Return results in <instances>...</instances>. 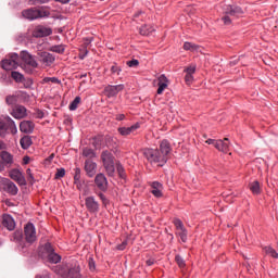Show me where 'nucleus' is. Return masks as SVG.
<instances>
[{"instance_id": "obj_46", "label": "nucleus", "mask_w": 278, "mask_h": 278, "mask_svg": "<svg viewBox=\"0 0 278 278\" xmlns=\"http://www.w3.org/2000/svg\"><path fill=\"white\" fill-rule=\"evenodd\" d=\"M126 64L130 68H136V66H138V64H140V62L136 59H132L131 61H127Z\"/></svg>"}, {"instance_id": "obj_4", "label": "nucleus", "mask_w": 278, "mask_h": 278, "mask_svg": "<svg viewBox=\"0 0 278 278\" xmlns=\"http://www.w3.org/2000/svg\"><path fill=\"white\" fill-rule=\"evenodd\" d=\"M50 12L47 9H27L22 12V15L24 18H27L28 21H36V18H47V16H50Z\"/></svg>"}, {"instance_id": "obj_1", "label": "nucleus", "mask_w": 278, "mask_h": 278, "mask_svg": "<svg viewBox=\"0 0 278 278\" xmlns=\"http://www.w3.org/2000/svg\"><path fill=\"white\" fill-rule=\"evenodd\" d=\"M170 143L168 140H163L160 143V149L144 148L142 150L143 156L150 162V164H157V166H164L168 162V153H170Z\"/></svg>"}, {"instance_id": "obj_21", "label": "nucleus", "mask_w": 278, "mask_h": 278, "mask_svg": "<svg viewBox=\"0 0 278 278\" xmlns=\"http://www.w3.org/2000/svg\"><path fill=\"white\" fill-rule=\"evenodd\" d=\"M12 116L17 119L25 118V116H27V109L23 105H15L12 111Z\"/></svg>"}, {"instance_id": "obj_59", "label": "nucleus", "mask_w": 278, "mask_h": 278, "mask_svg": "<svg viewBox=\"0 0 278 278\" xmlns=\"http://www.w3.org/2000/svg\"><path fill=\"white\" fill-rule=\"evenodd\" d=\"M116 121H125V114L116 115Z\"/></svg>"}, {"instance_id": "obj_16", "label": "nucleus", "mask_w": 278, "mask_h": 278, "mask_svg": "<svg viewBox=\"0 0 278 278\" xmlns=\"http://www.w3.org/2000/svg\"><path fill=\"white\" fill-rule=\"evenodd\" d=\"M51 28L45 26H37L33 31L35 38H45V36H51Z\"/></svg>"}, {"instance_id": "obj_15", "label": "nucleus", "mask_w": 278, "mask_h": 278, "mask_svg": "<svg viewBox=\"0 0 278 278\" xmlns=\"http://www.w3.org/2000/svg\"><path fill=\"white\" fill-rule=\"evenodd\" d=\"M163 190L164 185H162V182L154 181L151 184V193L156 199H162V197H164Z\"/></svg>"}, {"instance_id": "obj_30", "label": "nucleus", "mask_w": 278, "mask_h": 278, "mask_svg": "<svg viewBox=\"0 0 278 278\" xmlns=\"http://www.w3.org/2000/svg\"><path fill=\"white\" fill-rule=\"evenodd\" d=\"M81 103V98L80 97H76L73 102L70 104L68 109L71 110V112H75V110H77V108H79V104Z\"/></svg>"}, {"instance_id": "obj_11", "label": "nucleus", "mask_w": 278, "mask_h": 278, "mask_svg": "<svg viewBox=\"0 0 278 278\" xmlns=\"http://www.w3.org/2000/svg\"><path fill=\"white\" fill-rule=\"evenodd\" d=\"M21 60L27 64V66H31V68H38V61L34 59L31 54L27 51L21 52Z\"/></svg>"}, {"instance_id": "obj_6", "label": "nucleus", "mask_w": 278, "mask_h": 278, "mask_svg": "<svg viewBox=\"0 0 278 278\" xmlns=\"http://www.w3.org/2000/svg\"><path fill=\"white\" fill-rule=\"evenodd\" d=\"M18 54L13 53L9 59L2 61L1 66L4 71H14L15 68H18Z\"/></svg>"}, {"instance_id": "obj_49", "label": "nucleus", "mask_w": 278, "mask_h": 278, "mask_svg": "<svg viewBox=\"0 0 278 278\" xmlns=\"http://www.w3.org/2000/svg\"><path fill=\"white\" fill-rule=\"evenodd\" d=\"M52 51H54V53H64V46H55L52 48Z\"/></svg>"}, {"instance_id": "obj_33", "label": "nucleus", "mask_w": 278, "mask_h": 278, "mask_svg": "<svg viewBox=\"0 0 278 278\" xmlns=\"http://www.w3.org/2000/svg\"><path fill=\"white\" fill-rule=\"evenodd\" d=\"M11 77L12 79H14V81H16L17 84H21L25 77L23 76V74L18 73V72H12L11 73Z\"/></svg>"}, {"instance_id": "obj_17", "label": "nucleus", "mask_w": 278, "mask_h": 278, "mask_svg": "<svg viewBox=\"0 0 278 278\" xmlns=\"http://www.w3.org/2000/svg\"><path fill=\"white\" fill-rule=\"evenodd\" d=\"M85 172L89 177H94L97 175V163L92 160L85 161Z\"/></svg>"}, {"instance_id": "obj_50", "label": "nucleus", "mask_w": 278, "mask_h": 278, "mask_svg": "<svg viewBox=\"0 0 278 278\" xmlns=\"http://www.w3.org/2000/svg\"><path fill=\"white\" fill-rule=\"evenodd\" d=\"M117 173H118L119 177H124L125 168H123V165H121V164L117 165Z\"/></svg>"}, {"instance_id": "obj_8", "label": "nucleus", "mask_w": 278, "mask_h": 278, "mask_svg": "<svg viewBox=\"0 0 278 278\" xmlns=\"http://www.w3.org/2000/svg\"><path fill=\"white\" fill-rule=\"evenodd\" d=\"M37 59L43 66H51L55 62V56L47 51H38Z\"/></svg>"}, {"instance_id": "obj_63", "label": "nucleus", "mask_w": 278, "mask_h": 278, "mask_svg": "<svg viewBox=\"0 0 278 278\" xmlns=\"http://www.w3.org/2000/svg\"><path fill=\"white\" fill-rule=\"evenodd\" d=\"M23 162H24V164H29V156H24Z\"/></svg>"}, {"instance_id": "obj_52", "label": "nucleus", "mask_w": 278, "mask_h": 278, "mask_svg": "<svg viewBox=\"0 0 278 278\" xmlns=\"http://www.w3.org/2000/svg\"><path fill=\"white\" fill-rule=\"evenodd\" d=\"M49 0H29L30 5H37V3H47Z\"/></svg>"}, {"instance_id": "obj_32", "label": "nucleus", "mask_w": 278, "mask_h": 278, "mask_svg": "<svg viewBox=\"0 0 278 278\" xmlns=\"http://www.w3.org/2000/svg\"><path fill=\"white\" fill-rule=\"evenodd\" d=\"M83 155H84V157H88L87 160H92V157L96 156L94 150H92L90 148H85L83 150Z\"/></svg>"}, {"instance_id": "obj_28", "label": "nucleus", "mask_w": 278, "mask_h": 278, "mask_svg": "<svg viewBox=\"0 0 278 278\" xmlns=\"http://www.w3.org/2000/svg\"><path fill=\"white\" fill-rule=\"evenodd\" d=\"M153 31H155V29L149 25L141 26L139 29L141 36H149V34H153Z\"/></svg>"}, {"instance_id": "obj_31", "label": "nucleus", "mask_w": 278, "mask_h": 278, "mask_svg": "<svg viewBox=\"0 0 278 278\" xmlns=\"http://www.w3.org/2000/svg\"><path fill=\"white\" fill-rule=\"evenodd\" d=\"M176 233L179 236L181 242H188V230L186 228L177 230Z\"/></svg>"}, {"instance_id": "obj_48", "label": "nucleus", "mask_w": 278, "mask_h": 278, "mask_svg": "<svg viewBox=\"0 0 278 278\" xmlns=\"http://www.w3.org/2000/svg\"><path fill=\"white\" fill-rule=\"evenodd\" d=\"M99 199L102 201L103 205H106L108 203H110V201L108 200V198H105V194L99 192L98 193Z\"/></svg>"}, {"instance_id": "obj_20", "label": "nucleus", "mask_w": 278, "mask_h": 278, "mask_svg": "<svg viewBox=\"0 0 278 278\" xmlns=\"http://www.w3.org/2000/svg\"><path fill=\"white\" fill-rule=\"evenodd\" d=\"M53 270L56 275H60V277L66 278L71 277V270H73V268L67 267V265H58Z\"/></svg>"}, {"instance_id": "obj_54", "label": "nucleus", "mask_w": 278, "mask_h": 278, "mask_svg": "<svg viewBox=\"0 0 278 278\" xmlns=\"http://www.w3.org/2000/svg\"><path fill=\"white\" fill-rule=\"evenodd\" d=\"M111 72L116 73L117 75H121V67H118L117 65H113L111 67Z\"/></svg>"}, {"instance_id": "obj_64", "label": "nucleus", "mask_w": 278, "mask_h": 278, "mask_svg": "<svg viewBox=\"0 0 278 278\" xmlns=\"http://www.w3.org/2000/svg\"><path fill=\"white\" fill-rule=\"evenodd\" d=\"M5 149V143H3V141H0V151Z\"/></svg>"}, {"instance_id": "obj_12", "label": "nucleus", "mask_w": 278, "mask_h": 278, "mask_svg": "<svg viewBox=\"0 0 278 278\" xmlns=\"http://www.w3.org/2000/svg\"><path fill=\"white\" fill-rule=\"evenodd\" d=\"M85 205L91 214H96V212H99V202L94 200V197H87L85 199Z\"/></svg>"}, {"instance_id": "obj_2", "label": "nucleus", "mask_w": 278, "mask_h": 278, "mask_svg": "<svg viewBox=\"0 0 278 278\" xmlns=\"http://www.w3.org/2000/svg\"><path fill=\"white\" fill-rule=\"evenodd\" d=\"M40 253L41 257L43 260H47V262H49L50 264H58L62 261V256L55 253V250L53 249V245H51V243H46L43 247H41Z\"/></svg>"}, {"instance_id": "obj_57", "label": "nucleus", "mask_w": 278, "mask_h": 278, "mask_svg": "<svg viewBox=\"0 0 278 278\" xmlns=\"http://www.w3.org/2000/svg\"><path fill=\"white\" fill-rule=\"evenodd\" d=\"M14 238H15L16 240H21V238H23V233H22L21 231H16V232L14 233Z\"/></svg>"}, {"instance_id": "obj_45", "label": "nucleus", "mask_w": 278, "mask_h": 278, "mask_svg": "<svg viewBox=\"0 0 278 278\" xmlns=\"http://www.w3.org/2000/svg\"><path fill=\"white\" fill-rule=\"evenodd\" d=\"M165 88H168V83H162L159 84V88H157V94H163Z\"/></svg>"}, {"instance_id": "obj_10", "label": "nucleus", "mask_w": 278, "mask_h": 278, "mask_svg": "<svg viewBox=\"0 0 278 278\" xmlns=\"http://www.w3.org/2000/svg\"><path fill=\"white\" fill-rule=\"evenodd\" d=\"M94 184L98 189L101 190V192H108V178L103 174H98L94 178Z\"/></svg>"}, {"instance_id": "obj_13", "label": "nucleus", "mask_w": 278, "mask_h": 278, "mask_svg": "<svg viewBox=\"0 0 278 278\" xmlns=\"http://www.w3.org/2000/svg\"><path fill=\"white\" fill-rule=\"evenodd\" d=\"M2 184L5 192L12 194V197H16V194H18V187H16V185L12 180L4 179Z\"/></svg>"}, {"instance_id": "obj_9", "label": "nucleus", "mask_w": 278, "mask_h": 278, "mask_svg": "<svg viewBox=\"0 0 278 278\" xmlns=\"http://www.w3.org/2000/svg\"><path fill=\"white\" fill-rule=\"evenodd\" d=\"M9 177L16 181L18 186H27V180H25V176L21 169L13 168L9 172Z\"/></svg>"}, {"instance_id": "obj_7", "label": "nucleus", "mask_w": 278, "mask_h": 278, "mask_svg": "<svg viewBox=\"0 0 278 278\" xmlns=\"http://www.w3.org/2000/svg\"><path fill=\"white\" fill-rule=\"evenodd\" d=\"M24 236L28 244H34V242H36L37 236H36V227L34 226V224L31 223L26 224V226L24 227Z\"/></svg>"}, {"instance_id": "obj_60", "label": "nucleus", "mask_w": 278, "mask_h": 278, "mask_svg": "<svg viewBox=\"0 0 278 278\" xmlns=\"http://www.w3.org/2000/svg\"><path fill=\"white\" fill-rule=\"evenodd\" d=\"M205 143H206V144H216V140H214V139H207V140L205 141Z\"/></svg>"}, {"instance_id": "obj_22", "label": "nucleus", "mask_w": 278, "mask_h": 278, "mask_svg": "<svg viewBox=\"0 0 278 278\" xmlns=\"http://www.w3.org/2000/svg\"><path fill=\"white\" fill-rule=\"evenodd\" d=\"M35 125L31 121H23L20 124V131L23 134H33Z\"/></svg>"}, {"instance_id": "obj_5", "label": "nucleus", "mask_w": 278, "mask_h": 278, "mask_svg": "<svg viewBox=\"0 0 278 278\" xmlns=\"http://www.w3.org/2000/svg\"><path fill=\"white\" fill-rule=\"evenodd\" d=\"M225 16L222 17V21L224 25H231V17L238 18V16H242L244 14V11H242V8L240 7H227L225 9Z\"/></svg>"}, {"instance_id": "obj_25", "label": "nucleus", "mask_w": 278, "mask_h": 278, "mask_svg": "<svg viewBox=\"0 0 278 278\" xmlns=\"http://www.w3.org/2000/svg\"><path fill=\"white\" fill-rule=\"evenodd\" d=\"M7 131H10V134H17L18 129L16 128V124L13 122L11 117L7 118Z\"/></svg>"}, {"instance_id": "obj_3", "label": "nucleus", "mask_w": 278, "mask_h": 278, "mask_svg": "<svg viewBox=\"0 0 278 278\" xmlns=\"http://www.w3.org/2000/svg\"><path fill=\"white\" fill-rule=\"evenodd\" d=\"M101 160L103 163V167L109 177H114L116 173V167L114 166V154L112 152L105 150L101 153Z\"/></svg>"}, {"instance_id": "obj_43", "label": "nucleus", "mask_w": 278, "mask_h": 278, "mask_svg": "<svg viewBox=\"0 0 278 278\" xmlns=\"http://www.w3.org/2000/svg\"><path fill=\"white\" fill-rule=\"evenodd\" d=\"M88 266H89V270H91V273H94V270H97V266L94 264V258L93 257H89Z\"/></svg>"}, {"instance_id": "obj_41", "label": "nucleus", "mask_w": 278, "mask_h": 278, "mask_svg": "<svg viewBox=\"0 0 278 278\" xmlns=\"http://www.w3.org/2000/svg\"><path fill=\"white\" fill-rule=\"evenodd\" d=\"M195 72H197V65H190L185 68V73L187 75H194Z\"/></svg>"}, {"instance_id": "obj_14", "label": "nucleus", "mask_w": 278, "mask_h": 278, "mask_svg": "<svg viewBox=\"0 0 278 278\" xmlns=\"http://www.w3.org/2000/svg\"><path fill=\"white\" fill-rule=\"evenodd\" d=\"M125 90V85L112 86L109 85L104 88L106 97H116L121 91Z\"/></svg>"}, {"instance_id": "obj_27", "label": "nucleus", "mask_w": 278, "mask_h": 278, "mask_svg": "<svg viewBox=\"0 0 278 278\" xmlns=\"http://www.w3.org/2000/svg\"><path fill=\"white\" fill-rule=\"evenodd\" d=\"M20 143H21L22 149H29L30 144H33L31 137H29V136H24V137L20 140Z\"/></svg>"}, {"instance_id": "obj_29", "label": "nucleus", "mask_w": 278, "mask_h": 278, "mask_svg": "<svg viewBox=\"0 0 278 278\" xmlns=\"http://www.w3.org/2000/svg\"><path fill=\"white\" fill-rule=\"evenodd\" d=\"M264 252L266 253V255L274 257V260H278V253L275 249H273L270 247H265Z\"/></svg>"}, {"instance_id": "obj_62", "label": "nucleus", "mask_w": 278, "mask_h": 278, "mask_svg": "<svg viewBox=\"0 0 278 278\" xmlns=\"http://www.w3.org/2000/svg\"><path fill=\"white\" fill-rule=\"evenodd\" d=\"M37 117H38V118H45V113L38 112V113H37Z\"/></svg>"}, {"instance_id": "obj_56", "label": "nucleus", "mask_w": 278, "mask_h": 278, "mask_svg": "<svg viewBox=\"0 0 278 278\" xmlns=\"http://www.w3.org/2000/svg\"><path fill=\"white\" fill-rule=\"evenodd\" d=\"M37 278H51V275H49V273L45 271L43 274L37 276Z\"/></svg>"}, {"instance_id": "obj_44", "label": "nucleus", "mask_w": 278, "mask_h": 278, "mask_svg": "<svg viewBox=\"0 0 278 278\" xmlns=\"http://www.w3.org/2000/svg\"><path fill=\"white\" fill-rule=\"evenodd\" d=\"M5 102H7L8 105H15L16 97L15 96H8L5 98Z\"/></svg>"}, {"instance_id": "obj_35", "label": "nucleus", "mask_w": 278, "mask_h": 278, "mask_svg": "<svg viewBox=\"0 0 278 278\" xmlns=\"http://www.w3.org/2000/svg\"><path fill=\"white\" fill-rule=\"evenodd\" d=\"M184 49H185V51H197V49H199V46H197L192 42H185Z\"/></svg>"}, {"instance_id": "obj_42", "label": "nucleus", "mask_w": 278, "mask_h": 278, "mask_svg": "<svg viewBox=\"0 0 278 278\" xmlns=\"http://www.w3.org/2000/svg\"><path fill=\"white\" fill-rule=\"evenodd\" d=\"M45 84H49V81H51V84H62V81H60V79H58L56 77H46L43 78Z\"/></svg>"}, {"instance_id": "obj_39", "label": "nucleus", "mask_w": 278, "mask_h": 278, "mask_svg": "<svg viewBox=\"0 0 278 278\" xmlns=\"http://www.w3.org/2000/svg\"><path fill=\"white\" fill-rule=\"evenodd\" d=\"M65 175H66V169L58 168L54 175V179H62V177H64Z\"/></svg>"}, {"instance_id": "obj_18", "label": "nucleus", "mask_w": 278, "mask_h": 278, "mask_svg": "<svg viewBox=\"0 0 278 278\" xmlns=\"http://www.w3.org/2000/svg\"><path fill=\"white\" fill-rule=\"evenodd\" d=\"M2 225L9 229V231H14L16 227V223L14 222V218H12V215L3 214L2 215Z\"/></svg>"}, {"instance_id": "obj_34", "label": "nucleus", "mask_w": 278, "mask_h": 278, "mask_svg": "<svg viewBox=\"0 0 278 278\" xmlns=\"http://www.w3.org/2000/svg\"><path fill=\"white\" fill-rule=\"evenodd\" d=\"M70 278H81V274H79V266H75L70 270Z\"/></svg>"}, {"instance_id": "obj_36", "label": "nucleus", "mask_w": 278, "mask_h": 278, "mask_svg": "<svg viewBox=\"0 0 278 278\" xmlns=\"http://www.w3.org/2000/svg\"><path fill=\"white\" fill-rule=\"evenodd\" d=\"M175 262L178 264L179 268H186V261H184V257L181 255L177 254L175 256Z\"/></svg>"}, {"instance_id": "obj_26", "label": "nucleus", "mask_w": 278, "mask_h": 278, "mask_svg": "<svg viewBox=\"0 0 278 278\" xmlns=\"http://www.w3.org/2000/svg\"><path fill=\"white\" fill-rule=\"evenodd\" d=\"M249 187H250L251 192H253L254 194H261L262 187L260 185V181L254 180V181L250 182Z\"/></svg>"}, {"instance_id": "obj_19", "label": "nucleus", "mask_w": 278, "mask_h": 278, "mask_svg": "<svg viewBox=\"0 0 278 278\" xmlns=\"http://www.w3.org/2000/svg\"><path fill=\"white\" fill-rule=\"evenodd\" d=\"M214 147L215 149H217V151H222V153H227L229 151V138H224V140H216Z\"/></svg>"}, {"instance_id": "obj_24", "label": "nucleus", "mask_w": 278, "mask_h": 278, "mask_svg": "<svg viewBox=\"0 0 278 278\" xmlns=\"http://www.w3.org/2000/svg\"><path fill=\"white\" fill-rule=\"evenodd\" d=\"M136 129H140V124L137 123L130 127H121L118 128V132L121 136H129L130 134H134Z\"/></svg>"}, {"instance_id": "obj_40", "label": "nucleus", "mask_w": 278, "mask_h": 278, "mask_svg": "<svg viewBox=\"0 0 278 278\" xmlns=\"http://www.w3.org/2000/svg\"><path fill=\"white\" fill-rule=\"evenodd\" d=\"M81 179V169L79 167L75 168V175H74V184H77Z\"/></svg>"}, {"instance_id": "obj_23", "label": "nucleus", "mask_w": 278, "mask_h": 278, "mask_svg": "<svg viewBox=\"0 0 278 278\" xmlns=\"http://www.w3.org/2000/svg\"><path fill=\"white\" fill-rule=\"evenodd\" d=\"M0 157L2 160V164H4V167L8 166L10 168V166H12V164H14V156H12V154H10L8 151H2L0 153Z\"/></svg>"}, {"instance_id": "obj_55", "label": "nucleus", "mask_w": 278, "mask_h": 278, "mask_svg": "<svg viewBox=\"0 0 278 278\" xmlns=\"http://www.w3.org/2000/svg\"><path fill=\"white\" fill-rule=\"evenodd\" d=\"M127 247V241H123L121 244L117 245L118 251H125Z\"/></svg>"}, {"instance_id": "obj_38", "label": "nucleus", "mask_w": 278, "mask_h": 278, "mask_svg": "<svg viewBox=\"0 0 278 278\" xmlns=\"http://www.w3.org/2000/svg\"><path fill=\"white\" fill-rule=\"evenodd\" d=\"M173 224H174L175 227H176V231H179V230L186 228V227L184 226V222H181V219H179V218H175V219L173 220Z\"/></svg>"}, {"instance_id": "obj_53", "label": "nucleus", "mask_w": 278, "mask_h": 278, "mask_svg": "<svg viewBox=\"0 0 278 278\" xmlns=\"http://www.w3.org/2000/svg\"><path fill=\"white\" fill-rule=\"evenodd\" d=\"M192 79H194V77H192V74H186L185 76L186 84H192Z\"/></svg>"}, {"instance_id": "obj_37", "label": "nucleus", "mask_w": 278, "mask_h": 278, "mask_svg": "<svg viewBox=\"0 0 278 278\" xmlns=\"http://www.w3.org/2000/svg\"><path fill=\"white\" fill-rule=\"evenodd\" d=\"M8 134V124L7 122H0V136L3 138Z\"/></svg>"}, {"instance_id": "obj_61", "label": "nucleus", "mask_w": 278, "mask_h": 278, "mask_svg": "<svg viewBox=\"0 0 278 278\" xmlns=\"http://www.w3.org/2000/svg\"><path fill=\"white\" fill-rule=\"evenodd\" d=\"M147 266H153V264H155V262L153 260H148L146 262Z\"/></svg>"}, {"instance_id": "obj_58", "label": "nucleus", "mask_w": 278, "mask_h": 278, "mask_svg": "<svg viewBox=\"0 0 278 278\" xmlns=\"http://www.w3.org/2000/svg\"><path fill=\"white\" fill-rule=\"evenodd\" d=\"M86 55H88V49L83 50V54H80V60H84V58H86Z\"/></svg>"}, {"instance_id": "obj_51", "label": "nucleus", "mask_w": 278, "mask_h": 278, "mask_svg": "<svg viewBox=\"0 0 278 278\" xmlns=\"http://www.w3.org/2000/svg\"><path fill=\"white\" fill-rule=\"evenodd\" d=\"M159 84H168V78H166V75H161L159 77Z\"/></svg>"}, {"instance_id": "obj_47", "label": "nucleus", "mask_w": 278, "mask_h": 278, "mask_svg": "<svg viewBox=\"0 0 278 278\" xmlns=\"http://www.w3.org/2000/svg\"><path fill=\"white\" fill-rule=\"evenodd\" d=\"M26 175H27L28 181L30 184H34V181H36V179L34 178V174H31V169L30 168L26 169Z\"/></svg>"}]
</instances>
